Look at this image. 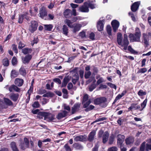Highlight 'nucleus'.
Listing matches in <instances>:
<instances>
[{
	"label": "nucleus",
	"instance_id": "45",
	"mask_svg": "<svg viewBox=\"0 0 151 151\" xmlns=\"http://www.w3.org/2000/svg\"><path fill=\"white\" fill-rule=\"evenodd\" d=\"M94 108V106H93L92 105H90L85 109V111H88L93 109Z\"/></svg>",
	"mask_w": 151,
	"mask_h": 151
},
{
	"label": "nucleus",
	"instance_id": "57",
	"mask_svg": "<svg viewBox=\"0 0 151 151\" xmlns=\"http://www.w3.org/2000/svg\"><path fill=\"white\" fill-rule=\"evenodd\" d=\"M64 147L66 151H71V149L67 144L65 145Z\"/></svg>",
	"mask_w": 151,
	"mask_h": 151
},
{
	"label": "nucleus",
	"instance_id": "48",
	"mask_svg": "<svg viewBox=\"0 0 151 151\" xmlns=\"http://www.w3.org/2000/svg\"><path fill=\"white\" fill-rule=\"evenodd\" d=\"M107 84L110 87L114 88L115 90L116 89V86L114 84H113L111 83H108Z\"/></svg>",
	"mask_w": 151,
	"mask_h": 151
},
{
	"label": "nucleus",
	"instance_id": "23",
	"mask_svg": "<svg viewBox=\"0 0 151 151\" xmlns=\"http://www.w3.org/2000/svg\"><path fill=\"white\" fill-rule=\"evenodd\" d=\"M109 133L107 132H105L103 136V142L104 143H106L108 140L109 137Z\"/></svg>",
	"mask_w": 151,
	"mask_h": 151
},
{
	"label": "nucleus",
	"instance_id": "5",
	"mask_svg": "<svg viewBox=\"0 0 151 151\" xmlns=\"http://www.w3.org/2000/svg\"><path fill=\"white\" fill-rule=\"evenodd\" d=\"M87 4V2L84 3L83 5L79 7V10L83 12H88L89 10Z\"/></svg>",
	"mask_w": 151,
	"mask_h": 151
},
{
	"label": "nucleus",
	"instance_id": "12",
	"mask_svg": "<svg viewBox=\"0 0 151 151\" xmlns=\"http://www.w3.org/2000/svg\"><path fill=\"white\" fill-rule=\"evenodd\" d=\"M32 58V56L31 55H26L25 57L22 59V62L24 64L28 63Z\"/></svg>",
	"mask_w": 151,
	"mask_h": 151
},
{
	"label": "nucleus",
	"instance_id": "18",
	"mask_svg": "<svg viewBox=\"0 0 151 151\" xmlns=\"http://www.w3.org/2000/svg\"><path fill=\"white\" fill-rule=\"evenodd\" d=\"M19 95L18 93H12L10 95V99L14 101H16L18 100Z\"/></svg>",
	"mask_w": 151,
	"mask_h": 151
},
{
	"label": "nucleus",
	"instance_id": "50",
	"mask_svg": "<svg viewBox=\"0 0 151 151\" xmlns=\"http://www.w3.org/2000/svg\"><path fill=\"white\" fill-rule=\"evenodd\" d=\"M96 87V85L94 84H92L89 87V90L90 91H91L94 89Z\"/></svg>",
	"mask_w": 151,
	"mask_h": 151
},
{
	"label": "nucleus",
	"instance_id": "43",
	"mask_svg": "<svg viewBox=\"0 0 151 151\" xmlns=\"http://www.w3.org/2000/svg\"><path fill=\"white\" fill-rule=\"evenodd\" d=\"M88 95L87 94H85L83 96V99L82 101V103H84L85 102L87 101L89 99Z\"/></svg>",
	"mask_w": 151,
	"mask_h": 151
},
{
	"label": "nucleus",
	"instance_id": "63",
	"mask_svg": "<svg viewBox=\"0 0 151 151\" xmlns=\"http://www.w3.org/2000/svg\"><path fill=\"white\" fill-rule=\"evenodd\" d=\"M145 149L147 151H148L149 150H151V144H147Z\"/></svg>",
	"mask_w": 151,
	"mask_h": 151
},
{
	"label": "nucleus",
	"instance_id": "24",
	"mask_svg": "<svg viewBox=\"0 0 151 151\" xmlns=\"http://www.w3.org/2000/svg\"><path fill=\"white\" fill-rule=\"evenodd\" d=\"M10 146L13 151H19L15 142H11Z\"/></svg>",
	"mask_w": 151,
	"mask_h": 151
},
{
	"label": "nucleus",
	"instance_id": "32",
	"mask_svg": "<svg viewBox=\"0 0 151 151\" xmlns=\"http://www.w3.org/2000/svg\"><path fill=\"white\" fill-rule=\"evenodd\" d=\"M32 50L31 49L25 48L22 50V52L24 54L31 53Z\"/></svg>",
	"mask_w": 151,
	"mask_h": 151
},
{
	"label": "nucleus",
	"instance_id": "22",
	"mask_svg": "<svg viewBox=\"0 0 151 151\" xmlns=\"http://www.w3.org/2000/svg\"><path fill=\"white\" fill-rule=\"evenodd\" d=\"M134 141V139L132 137L127 138L125 139L126 143L127 145H129L132 144Z\"/></svg>",
	"mask_w": 151,
	"mask_h": 151
},
{
	"label": "nucleus",
	"instance_id": "2",
	"mask_svg": "<svg viewBox=\"0 0 151 151\" xmlns=\"http://www.w3.org/2000/svg\"><path fill=\"white\" fill-rule=\"evenodd\" d=\"M136 32L134 35L130 34L129 35V38L131 42H139L141 36V33L139 29L137 28L135 30Z\"/></svg>",
	"mask_w": 151,
	"mask_h": 151
},
{
	"label": "nucleus",
	"instance_id": "58",
	"mask_svg": "<svg viewBox=\"0 0 151 151\" xmlns=\"http://www.w3.org/2000/svg\"><path fill=\"white\" fill-rule=\"evenodd\" d=\"M64 109L68 111L70 110V108L69 106L65 104H64L63 105Z\"/></svg>",
	"mask_w": 151,
	"mask_h": 151
},
{
	"label": "nucleus",
	"instance_id": "8",
	"mask_svg": "<svg viewBox=\"0 0 151 151\" xmlns=\"http://www.w3.org/2000/svg\"><path fill=\"white\" fill-rule=\"evenodd\" d=\"M87 139L86 136V135H79L74 137V140L76 142L84 141L86 140Z\"/></svg>",
	"mask_w": 151,
	"mask_h": 151
},
{
	"label": "nucleus",
	"instance_id": "61",
	"mask_svg": "<svg viewBox=\"0 0 151 151\" xmlns=\"http://www.w3.org/2000/svg\"><path fill=\"white\" fill-rule=\"evenodd\" d=\"M65 132H61L58 133V135L61 138H63L65 136Z\"/></svg>",
	"mask_w": 151,
	"mask_h": 151
},
{
	"label": "nucleus",
	"instance_id": "10",
	"mask_svg": "<svg viewBox=\"0 0 151 151\" xmlns=\"http://www.w3.org/2000/svg\"><path fill=\"white\" fill-rule=\"evenodd\" d=\"M140 4V1H137L134 3L131 7L132 11L133 12L136 11L138 9Z\"/></svg>",
	"mask_w": 151,
	"mask_h": 151
},
{
	"label": "nucleus",
	"instance_id": "56",
	"mask_svg": "<svg viewBox=\"0 0 151 151\" xmlns=\"http://www.w3.org/2000/svg\"><path fill=\"white\" fill-rule=\"evenodd\" d=\"M117 148L116 147H113L109 148L108 151H117Z\"/></svg>",
	"mask_w": 151,
	"mask_h": 151
},
{
	"label": "nucleus",
	"instance_id": "9",
	"mask_svg": "<svg viewBox=\"0 0 151 151\" xmlns=\"http://www.w3.org/2000/svg\"><path fill=\"white\" fill-rule=\"evenodd\" d=\"M73 32L75 33L80 30L82 26L79 23H74L73 24Z\"/></svg>",
	"mask_w": 151,
	"mask_h": 151
},
{
	"label": "nucleus",
	"instance_id": "15",
	"mask_svg": "<svg viewBox=\"0 0 151 151\" xmlns=\"http://www.w3.org/2000/svg\"><path fill=\"white\" fill-rule=\"evenodd\" d=\"M104 22V20H100L98 22L97 27L98 30L99 31H101L103 30L104 25L103 23Z\"/></svg>",
	"mask_w": 151,
	"mask_h": 151
},
{
	"label": "nucleus",
	"instance_id": "40",
	"mask_svg": "<svg viewBox=\"0 0 151 151\" xmlns=\"http://www.w3.org/2000/svg\"><path fill=\"white\" fill-rule=\"evenodd\" d=\"M146 93L145 91H144L142 90H139L138 93V94L139 96H142L143 95H146Z\"/></svg>",
	"mask_w": 151,
	"mask_h": 151
},
{
	"label": "nucleus",
	"instance_id": "26",
	"mask_svg": "<svg viewBox=\"0 0 151 151\" xmlns=\"http://www.w3.org/2000/svg\"><path fill=\"white\" fill-rule=\"evenodd\" d=\"M64 23L66 24L69 27L71 28L73 27V24H72L73 22L71 21L70 20L68 19H66L64 21Z\"/></svg>",
	"mask_w": 151,
	"mask_h": 151
},
{
	"label": "nucleus",
	"instance_id": "11",
	"mask_svg": "<svg viewBox=\"0 0 151 151\" xmlns=\"http://www.w3.org/2000/svg\"><path fill=\"white\" fill-rule=\"evenodd\" d=\"M117 142L118 145H122L124 141L125 137L123 135L119 134L117 137Z\"/></svg>",
	"mask_w": 151,
	"mask_h": 151
},
{
	"label": "nucleus",
	"instance_id": "17",
	"mask_svg": "<svg viewBox=\"0 0 151 151\" xmlns=\"http://www.w3.org/2000/svg\"><path fill=\"white\" fill-rule=\"evenodd\" d=\"M24 81L23 79L20 78H17L14 81L15 84L18 86H21L23 83Z\"/></svg>",
	"mask_w": 151,
	"mask_h": 151
},
{
	"label": "nucleus",
	"instance_id": "19",
	"mask_svg": "<svg viewBox=\"0 0 151 151\" xmlns=\"http://www.w3.org/2000/svg\"><path fill=\"white\" fill-rule=\"evenodd\" d=\"M68 112L65 111H63L62 112L59 113L57 116V118L60 119L65 117L67 115Z\"/></svg>",
	"mask_w": 151,
	"mask_h": 151
},
{
	"label": "nucleus",
	"instance_id": "20",
	"mask_svg": "<svg viewBox=\"0 0 151 151\" xmlns=\"http://www.w3.org/2000/svg\"><path fill=\"white\" fill-rule=\"evenodd\" d=\"M96 132L95 130L91 131L88 136V140L90 141H91L93 140L94 137L96 134Z\"/></svg>",
	"mask_w": 151,
	"mask_h": 151
},
{
	"label": "nucleus",
	"instance_id": "6",
	"mask_svg": "<svg viewBox=\"0 0 151 151\" xmlns=\"http://www.w3.org/2000/svg\"><path fill=\"white\" fill-rule=\"evenodd\" d=\"M119 22L116 20H114L112 22L111 25L113 31L114 32H116L119 27Z\"/></svg>",
	"mask_w": 151,
	"mask_h": 151
},
{
	"label": "nucleus",
	"instance_id": "59",
	"mask_svg": "<svg viewBox=\"0 0 151 151\" xmlns=\"http://www.w3.org/2000/svg\"><path fill=\"white\" fill-rule=\"evenodd\" d=\"M12 50H13L14 52L16 53H17L18 52V51L17 49V46L15 45H12Z\"/></svg>",
	"mask_w": 151,
	"mask_h": 151
},
{
	"label": "nucleus",
	"instance_id": "46",
	"mask_svg": "<svg viewBox=\"0 0 151 151\" xmlns=\"http://www.w3.org/2000/svg\"><path fill=\"white\" fill-rule=\"evenodd\" d=\"M147 71V69L145 68H142L140 69L138 71L137 73H144L146 72Z\"/></svg>",
	"mask_w": 151,
	"mask_h": 151
},
{
	"label": "nucleus",
	"instance_id": "34",
	"mask_svg": "<svg viewBox=\"0 0 151 151\" xmlns=\"http://www.w3.org/2000/svg\"><path fill=\"white\" fill-rule=\"evenodd\" d=\"M91 103V99H89V100L87 101L84 103H83V107L84 108H87V107H88L89 104Z\"/></svg>",
	"mask_w": 151,
	"mask_h": 151
},
{
	"label": "nucleus",
	"instance_id": "38",
	"mask_svg": "<svg viewBox=\"0 0 151 151\" xmlns=\"http://www.w3.org/2000/svg\"><path fill=\"white\" fill-rule=\"evenodd\" d=\"M12 63L13 65H16L17 63V58L15 57H13L12 60Z\"/></svg>",
	"mask_w": 151,
	"mask_h": 151
},
{
	"label": "nucleus",
	"instance_id": "33",
	"mask_svg": "<svg viewBox=\"0 0 151 151\" xmlns=\"http://www.w3.org/2000/svg\"><path fill=\"white\" fill-rule=\"evenodd\" d=\"M44 26L45 29L48 31H51L53 27V26L51 24H45Z\"/></svg>",
	"mask_w": 151,
	"mask_h": 151
},
{
	"label": "nucleus",
	"instance_id": "36",
	"mask_svg": "<svg viewBox=\"0 0 151 151\" xmlns=\"http://www.w3.org/2000/svg\"><path fill=\"white\" fill-rule=\"evenodd\" d=\"M53 95L54 94L53 93L50 92H49L44 94L42 96L45 97H52L53 96Z\"/></svg>",
	"mask_w": 151,
	"mask_h": 151
},
{
	"label": "nucleus",
	"instance_id": "49",
	"mask_svg": "<svg viewBox=\"0 0 151 151\" xmlns=\"http://www.w3.org/2000/svg\"><path fill=\"white\" fill-rule=\"evenodd\" d=\"M104 81V79H103V78L102 77L101 78H100L99 79L97 80V85H99L100 83H102Z\"/></svg>",
	"mask_w": 151,
	"mask_h": 151
},
{
	"label": "nucleus",
	"instance_id": "30",
	"mask_svg": "<svg viewBox=\"0 0 151 151\" xmlns=\"http://www.w3.org/2000/svg\"><path fill=\"white\" fill-rule=\"evenodd\" d=\"M2 63L4 66H8L9 64V62L8 59L7 58H5L3 59L2 60Z\"/></svg>",
	"mask_w": 151,
	"mask_h": 151
},
{
	"label": "nucleus",
	"instance_id": "29",
	"mask_svg": "<svg viewBox=\"0 0 151 151\" xmlns=\"http://www.w3.org/2000/svg\"><path fill=\"white\" fill-rule=\"evenodd\" d=\"M126 92L127 91H124L122 92L121 94H119L116 97L114 100V101L116 102L118 100L121 98L125 94Z\"/></svg>",
	"mask_w": 151,
	"mask_h": 151
},
{
	"label": "nucleus",
	"instance_id": "47",
	"mask_svg": "<svg viewBox=\"0 0 151 151\" xmlns=\"http://www.w3.org/2000/svg\"><path fill=\"white\" fill-rule=\"evenodd\" d=\"M24 143L25 144V147H28V145H29V141L26 138H24Z\"/></svg>",
	"mask_w": 151,
	"mask_h": 151
},
{
	"label": "nucleus",
	"instance_id": "60",
	"mask_svg": "<svg viewBox=\"0 0 151 151\" xmlns=\"http://www.w3.org/2000/svg\"><path fill=\"white\" fill-rule=\"evenodd\" d=\"M25 45L24 43H22L21 42H19L18 47L19 49H21Z\"/></svg>",
	"mask_w": 151,
	"mask_h": 151
},
{
	"label": "nucleus",
	"instance_id": "27",
	"mask_svg": "<svg viewBox=\"0 0 151 151\" xmlns=\"http://www.w3.org/2000/svg\"><path fill=\"white\" fill-rule=\"evenodd\" d=\"M18 75V73L15 70H12L11 73V77L12 78H14L16 77Z\"/></svg>",
	"mask_w": 151,
	"mask_h": 151
},
{
	"label": "nucleus",
	"instance_id": "44",
	"mask_svg": "<svg viewBox=\"0 0 151 151\" xmlns=\"http://www.w3.org/2000/svg\"><path fill=\"white\" fill-rule=\"evenodd\" d=\"M145 145V142H144L141 144L139 151H144Z\"/></svg>",
	"mask_w": 151,
	"mask_h": 151
},
{
	"label": "nucleus",
	"instance_id": "55",
	"mask_svg": "<svg viewBox=\"0 0 151 151\" xmlns=\"http://www.w3.org/2000/svg\"><path fill=\"white\" fill-rule=\"evenodd\" d=\"M95 36L93 32H91L89 35V37L90 39L92 40H93L95 39Z\"/></svg>",
	"mask_w": 151,
	"mask_h": 151
},
{
	"label": "nucleus",
	"instance_id": "41",
	"mask_svg": "<svg viewBox=\"0 0 151 151\" xmlns=\"http://www.w3.org/2000/svg\"><path fill=\"white\" fill-rule=\"evenodd\" d=\"M24 19V15L22 14L19 15V16L18 22L19 23H22L23 22Z\"/></svg>",
	"mask_w": 151,
	"mask_h": 151
},
{
	"label": "nucleus",
	"instance_id": "42",
	"mask_svg": "<svg viewBox=\"0 0 151 151\" xmlns=\"http://www.w3.org/2000/svg\"><path fill=\"white\" fill-rule=\"evenodd\" d=\"M91 73L90 71L86 72L85 74V77L86 78H88L91 75Z\"/></svg>",
	"mask_w": 151,
	"mask_h": 151
},
{
	"label": "nucleus",
	"instance_id": "51",
	"mask_svg": "<svg viewBox=\"0 0 151 151\" xmlns=\"http://www.w3.org/2000/svg\"><path fill=\"white\" fill-rule=\"evenodd\" d=\"M40 104L37 101H35L34 102V104H32V106L33 107L35 108H37L39 107Z\"/></svg>",
	"mask_w": 151,
	"mask_h": 151
},
{
	"label": "nucleus",
	"instance_id": "13",
	"mask_svg": "<svg viewBox=\"0 0 151 151\" xmlns=\"http://www.w3.org/2000/svg\"><path fill=\"white\" fill-rule=\"evenodd\" d=\"M106 101V99L104 97H102L96 99L94 100V103L96 105L99 104L104 102Z\"/></svg>",
	"mask_w": 151,
	"mask_h": 151
},
{
	"label": "nucleus",
	"instance_id": "35",
	"mask_svg": "<svg viewBox=\"0 0 151 151\" xmlns=\"http://www.w3.org/2000/svg\"><path fill=\"white\" fill-rule=\"evenodd\" d=\"M20 73L22 75L24 76L26 74V71L24 68L22 67L19 70Z\"/></svg>",
	"mask_w": 151,
	"mask_h": 151
},
{
	"label": "nucleus",
	"instance_id": "53",
	"mask_svg": "<svg viewBox=\"0 0 151 151\" xmlns=\"http://www.w3.org/2000/svg\"><path fill=\"white\" fill-rule=\"evenodd\" d=\"M24 15V18H25L27 21H29L30 20L29 17L27 16L28 13H25L23 14H22Z\"/></svg>",
	"mask_w": 151,
	"mask_h": 151
},
{
	"label": "nucleus",
	"instance_id": "31",
	"mask_svg": "<svg viewBox=\"0 0 151 151\" xmlns=\"http://www.w3.org/2000/svg\"><path fill=\"white\" fill-rule=\"evenodd\" d=\"M68 29L66 25H64L63 27V32L65 35H67L68 33Z\"/></svg>",
	"mask_w": 151,
	"mask_h": 151
},
{
	"label": "nucleus",
	"instance_id": "4",
	"mask_svg": "<svg viewBox=\"0 0 151 151\" xmlns=\"http://www.w3.org/2000/svg\"><path fill=\"white\" fill-rule=\"evenodd\" d=\"M38 26L37 23L35 21L31 22V24L29 25V29L31 33H33L37 29Z\"/></svg>",
	"mask_w": 151,
	"mask_h": 151
},
{
	"label": "nucleus",
	"instance_id": "7",
	"mask_svg": "<svg viewBox=\"0 0 151 151\" xmlns=\"http://www.w3.org/2000/svg\"><path fill=\"white\" fill-rule=\"evenodd\" d=\"M47 12L45 8L42 7L40 10V13L39 14V16L42 19L47 15Z\"/></svg>",
	"mask_w": 151,
	"mask_h": 151
},
{
	"label": "nucleus",
	"instance_id": "62",
	"mask_svg": "<svg viewBox=\"0 0 151 151\" xmlns=\"http://www.w3.org/2000/svg\"><path fill=\"white\" fill-rule=\"evenodd\" d=\"M87 5L88 7H89L92 9H93L95 8V5L94 4H88V3Z\"/></svg>",
	"mask_w": 151,
	"mask_h": 151
},
{
	"label": "nucleus",
	"instance_id": "39",
	"mask_svg": "<svg viewBox=\"0 0 151 151\" xmlns=\"http://www.w3.org/2000/svg\"><path fill=\"white\" fill-rule=\"evenodd\" d=\"M106 30L108 35H111V28L110 25L107 26Z\"/></svg>",
	"mask_w": 151,
	"mask_h": 151
},
{
	"label": "nucleus",
	"instance_id": "54",
	"mask_svg": "<svg viewBox=\"0 0 151 151\" xmlns=\"http://www.w3.org/2000/svg\"><path fill=\"white\" fill-rule=\"evenodd\" d=\"M79 35L82 38H83L86 36L85 32L83 31H82L79 33Z\"/></svg>",
	"mask_w": 151,
	"mask_h": 151
},
{
	"label": "nucleus",
	"instance_id": "28",
	"mask_svg": "<svg viewBox=\"0 0 151 151\" xmlns=\"http://www.w3.org/2000/svg\"><path fill=\"white\" fill-rule=\"evenodd\" d=\"M4 101L5 103L8 106H12L13 105L12 102L9 99L4 98Z\"/></svg>",
	"mask_w": 151,
	"mask_h": 151
},
{
	"label": "nucleus",
	"instance_id": "1",
	"mask_svg": "<svg viewBox=\"0 0 151 151\" xmlns=\"http://www.w3.org/2000/svg\"><path fill=\"white\" fill-rule=\"evenodd\" d=\"M128 36L126 34L124 35V38L122 39V35L120 33L117 34V42L119 45L122 49L124 50H127V46L129 44V42L127 39Z\"/></svg>",
	"mask_w": 151,
	"mask_h": 151
},
{
	"label": "nucleus",
	"instance_id": "16",
	"mask_svg": "<svg viewBox=\"0 0 151 151\" xmlns=\"http://www.w3.org/2000/svg\"><path fill=\"white\" fill-rule=\"evenodd\" d=\"M9 90L10 92L14 91L19 92L20 91V89L14 85H12L9 87Z\"/></svg>",
	"mask_w": 151,
	"mask_h": 151
},
{
	"label": "nucleus",
	"instance_id": "25",
	"mask_svg": "<svg viewBox=\"0 0 151 151\" xmlns=\"http://www.w3.org/2000/svg\"><path fill=\"white\" fill-rule=\"evenodd\" d=\"M69 81V79L68 76L65 77L63 79V81L62 83V87H65Z\"/></svg>",
	"mask_w": 151,
	"mask_h": 151
},
{
	"label": "nucleus",
	"instance_id": "37",
	"mask_svg": "<svg viewBox=\"0 0 151 151\" xmlns=\"http://www.w3.org/2000/svg\"><path fill=\"white\" fill-rule=\"evenodd\" d=\"M147 99H145V100L143 101V102L141 104V106L142 108H141L140 109V111L142 110L145 107L147 103Z\"/></svg>",
	"mask_w": 151,
	"mask_h": 151
},
{
	"label": "nucleus",
	"instance_id": "52",
	"mask_svg": "<svg viewBox=\"0 0 151 151\" xmlns=\"http://www.w3.org/2000/svg\"><path fill=\"white\" fill-rule=\"evenodd\" d=\"M127 48L128 50L132 53H135L137 52L132 48L130 46H128Z\"/></svg>",
	"mask_w": 151,
	"mask_h": 151
},
{
	"label": "nucleus",
	"instance_id": "21",
	"mask_svg": "<svg viewBox=\"0 0 151 151\" xmlns=\"http://www.w3.org/2000/svg\"><path fill=\"white\" fill-rule=\"evenodd\" d=\"M71 10L67 9L65 10L63 12V15L66 18H69L71 17Z\"/></svg>",
	"mask_w": 151,
	"mask_h": 151
},
{
	"label": "nucleus",
	"instance_id": "3",
	"mask_svg": "<svg viewBox=\"0 0 151 151\" xmlns=\"http://www.w3.org/2000/svg\"><path fill=\"white\" fill-rule=\"evenodd\" d=\"M38 115L43 117L45 120L49 122L52 121L55 119V115L49 112H41L38 113Z\"/></svg>",
	"mask_w": 151,
	"mask_h": 151
},
{
	"label": "nucleus",
	"instance_id": "64",
	"mask_svg": "<svg viewBox=\"0 0 151 151\" xmlns=\"http://www.w3.org/2000/svg\"><path fill=\"white\" fill-rule=\"evenodd\" d=\"M72 78H74L76 80H78L79 78L78 74L77 73H76L75 74V75L73 76Z\"/></svg>",
	"mask_w": 151,
	"mask_h": 151
},
{
	"label": "nucleus",
	"instance_id": "14",
	"mask_svg": "<svg viewBox=\"0 0 151 151\" xmlns=\"http://www.w3.org/2000/svg\"><path fill=\"white\" fill-rule=\"evenodd\" d=\"M81 104L79 103L75 104L72 109V114H74L76 111L79 110Z\"/></svg>",
	"mask_w": 151,
	"mask_h": 151
}]
</instances>
